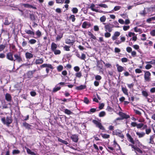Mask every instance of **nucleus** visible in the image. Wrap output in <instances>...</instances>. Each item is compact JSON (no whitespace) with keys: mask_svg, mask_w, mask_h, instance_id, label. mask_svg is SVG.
<instances>
[{"mask_svg":"<svg viewBox=\"0 0 155 155\" xmlns=\"http://www.w3.org/2000/svg\"><path fill=\"white\" fill-rule=\"evenodd\" d=\"M136 134L138 135L139 137H143L145 135V133L144 132L139 133L137 132Z\"/></svg>","mask_w":155,"mask_h":155,"instance_id":"393cba45","label":"nucleus"},{"mask_svg":"<svg viewBox=\"0 0 155 155\" xmlns=\"http://www.w3.org/2000/svg\"><path fill=\"white\" fill-rule=\"evenodd\" d=\"M113 134L118 135L122 138H124V135L123 134H121V133L120 132L119 130H115L113 131Z\"/></svg>","mask_w":155,"mask_h":155,"instance_id":"39448f33","label":"nucleus"},{"mask_svg":"<svg viewBox=\"0 0 155 155\" xmlns=\"http://www.w3.org/2000/svg\"><path fill=\"white\" fill-rule=\"evenodd\" d=\"M36 71V70L35 69L33 71H29L26 73V75L27 77V78H31L33 76V74Z\"/></svg>","mask_w":155,"mask_h":155,"instance_id":"423d86ee","label":"nucleus"},{"mask_svg":"<svg viewBox=\"0 0 155 155\" xmlns=\"http://www.w3.org/2000/svg\"><path fill=\"white\" fill-rule=\"evenodd\" d=\"M147 14V13L146 12V11L145 10H143L142 12H140V14L143 15V16H145V15Z\"/></svg>","mask_w":155,"mask_h":155,"instance_id":"69168bd1","label":"nucleus"},{"mask_svg":"<svg viewBox=\"0 0 155 155\" xmlns=\"http://www.w3.org/2000/svg\"><path fill=\"white\" fill-rule=\"evenodd\" d=\"M95 79L97 80H100L101 79V77L99 75H97L95 77Z\"/></svg>","mask_w":155,"mask_h":155,"instance_id":"603ef678","label":"nucleus"},{"mask_svg":"<svg viewBox=\"0 0 155 155\" xmlns=\"http://www.w3.org/2000/svg\"><path fill=\"white\" fill-rule=\"evenodd\" d=\"M88 25L89 24L86 21H84L82 24V26L83 28H87V26H88V27L90 26V25Z\"/></svg>","mask_w":155,"mask_h":155,"instance_id":"5701e85b","label":"nucleus"},{"mask_svg":"<svg viewBox=\"0 0 155 155\" xmlns=\"http://www.w3.org/2000/svg\"><path fill=\"white\" fill-rule=\"evenodd\" d=\"M122 42L120 40H116L115 42H114V44H116L117 45H118L119 44H120Z\"/></svg>","mask_w":155,"mask_h":155,"instance_id":"e2e57ef3","label":"nucleus"},{"mask_svg":"<svg viewBox=\"0 0 155 155\" xmlns=\"http://www.w3.org/2000/svg\"><path fill=\"white\" fill-rule=\"evenodd\" d=\"M126 136L128 138V140L129 141H130L133 144H134V141L133 139L132 138L131 136L130 135V134H129L127 133V134Z\"/></svg>","mask_w":155,"mask_h":155,"instance_id":"4468645a","label":"nucleus"},{"mask_svg":"<svg viewBox=\"0 0 155 155\" xmlns=\"http://www.w3.org/2000/svg\"><path fill=\"white\" fill-rule=\"evenodd\" d=\"M25 32L28 34H30L33 35H35L34 32L30 30H25Z\"/></svg>","mask_w":155,"mask_h":155,"instance_id":"a878e982","label":"nucleus"},{"mask_svg":"<svg viewBox=\"0 0 155 155\" xmlns=\"http://www.w3.org/2000/svg\"><path fill=\"white\" fill-rule=\"evenodd\" d=\"M122 90L123 92L127 96L128 95V94L127 92L128 90L126 87H122Z\"/></svg>","mask_w":155,"mask_h":155,"instance_id":"b1692460","label":"nucleus"},{"mask_svg":"<svg viewBox=\"0 0 155 155\" xmlns=\"http://www.w3.org/2000/svg\"><path fill=\"white\" fill-rule=\"evenodd\" d=\"M29 14H30V19L32 21H35V18L34 15L33 14H31L30 13Z\"/></svg>","mask_w":155,"mask_h":155,"instance_id":"58836bf2","label":"nucleus"},{"mask_svg":"<svg viewBox=\"0 0 155 155\" xmlns=\"http://www.w3.org/2000/svg\"><path fill=\"white\" fill-rule=\"evenodd\" d=\"M4 24L5 25H8L10 24V23L8 20L7 18H5V21L4 23Z\"/></svg>","mask_w":155,"mask_h":155,"instance_id":"3c124183","label":"nucleus"},{"mask_svg":"<svg viewBox=\"0 0 155 155\" xmlns=\"http://www.w3.org/2000/svg\"><path fill=\"white\" fill-rule=\"evenodd\" d=\"M105 115V113L104 111L101 112L99 114L100 117H102L104 116Z\"/></svg>","mask_w":155,"mask_h":155,"instance_id":"a18cd8bd","label":"nucleus"},{"mask_svg":"<svg viewBox=\"0 0 155 155\" xmlns=\"http://www.w3.org/2000/svg\"><path fill=\"white\" fill-rule=\"evenodd\" d=\"M106 19V18L104 16H102V17H101L100 18V21L102 22H104Z\"/></svg>","mask_w":155,"mask_h":155,"instance_id":"a19ab883","label":"nucleus"},{"mask_svg":"<svg viewBox=\"0 0 155 155\" xmlns=\"http://www.w3.org/2000/svg\"><path fill=\"white\" fill-rule=\"evenodd\" d=\"M120 32L119 31H115L114 33V35L112 36V39L113 41L117 39V37L120 35Z\"/></svg>","mask_w":155,"mask_h":155,"instance_id":"1a4fd4ad","label":"nucleus"},{"mask_svg":"<svg viewBox=\"0 0 155 155\" xmlns=\"http://www.w3.org/2000/svg\"><path fill=\"white\" fill-rule=\"evenodd\" d=\"M43 62V59L42 58H41L36 59L35 61V63L36 64H42Z\"/></svg>","mask_w":155,"mask_h":155,"instance_id":"a211bd4d","label":"nucleus"},{"mask_svg":"<svg viewBox=\"0 0 155 155\" xmlns=\"http://www.w3.org/2000/svg\"><path fill=\"white\" fill-rule=\"evenodd\" d=\"M114 51L115 53H119L120 51V50L117 48H115L114 49Z\"/></svg>","mask_w":155,"mask_h":155,"instance_id":"4d7b16f0","label":"nucleus"},{"mask_svg":"<svg viewBox=\"0 0 155 155\" xmlns=\"http://www.w3.org/2000/svg\"><path fill=\"white\" fill-rule=\"evenodd\" d=\"M20 151L18 150H14L12 151V153L13 154H18L20 153Z\"/></svg>","mask_w":155,"mask_h":155,"instance_id":"e433bc0d","label":"nucleus"},{"mask_svg":"<svg viewBox=\"0 0 155 155\" xmlns=\"http://www.w3.org/2000/svg\"><path fill=\"white\" fill-rule=\"evenodd\" d=\"M143 95L146 98H147V97L148 96V94L147 92L146 91H143L142 92Z\"/></svg>","mask_w":155,"mask_h":155,"instance_id":"473e14b6","label":"nucleus"},{"mask_svg":"<svg viewBox=\"0 0 155 155\" xmlns=\"http://www.w3.org/2000/svg\"><path fill=\"white\" fill-rule=\"evenodd\" d=\"M22 14L25 17H27L28 16V12L27 10H20Z\"/></svg>","mask_w":155,"mask_h":155,"instance_id":"f3484780","label":"nucleus"},{"mask_svg":"<svg viewBox=\"0 0 155 155\" xmlns=\"http://www.w3.org/2000/svg\"><path fill=\"white\" fill-rule=\"evenodd\" d=\"M64 49L66 51H70V47L69 46H68L67 45L64 46Z\"/></svg>","mask_w":155,"mask_h":155,"instance_id":"49530a36","label":"nucleus"},{"mask_svg":"<svg viewBox=\"0 0 155 155\" xmlns=\"http://www.w3.org/2000/svg\"><path fill=\"white\" fill-rule=\"evenodd\" d=\"M86 86L85 85H81L77 87L75 89L78 90H82L85 88Z\"/></svg>","mask_w":155,"mask_h":155,"instance_id":"412c9836","label":"nucleus"},{"mask_svg":"<svg viewBox=\"0 0 155 155\" xmlns=\"http://www.w3.org/2000/svg\"><path fill=\"white\" fill-rule=\"evenodd\" d=\"M55 55L59 54L61 53V51L59 50H55L52 51Z\"/></svg>","mask_w":155,"mask_h":155,"instance_id":"7c9ffc66","label":"nucleus"},{"mask_svg":"<svg viewBox=\"0 0 155 155\" xmlns=\"http://www.w3.org/2000/svg\"><path fill=\"white\" fill-rule=\"evenodd\" d=\"M94 30L95 31H98L99 30L98 26L97 25H95L94 26Z\"/></svg>","mask_w":155,"mask_h":155,"instance_id":"338daca9","label":"nucleus"},{"mask_svg":"<svg viewBox=\"0 0 155 155\" xmlns=\"http://www.w3.org/2000/svg\"><path fill=\"white\" fill-rule=\"evenodd\" d=\"M23 125L26 128L28 129H30V127L31 126L29 124L26 123V122H24L23 123Z\"/></svg>","mask_w":155,"mask_h":155,"instance_id":"4be33fe9","label":"nucleus"},{"mask_svg":"<svg viewBox=\"0 0 155 155\" xmlns=\"http://www.w3.org/2000/svg\"><path fill=\"white\" fill-rule=\"evenodd\" d=\"M63 69V67L61 65H59L57 67V70L59 71H61Z\"/></svg>","mask_w":155,"mask_h":155,"instance_id":"2f4dec72","label":"nucleus"},{"mask_svg":"<svg viewBox=\"0 0 155 155\" xmlns=\"http://www.w3.org/2000/svg\"><path fill=\"white\" fill-rule=\"evenodd\" d=\"M71 138L72 139V140L75 142L76 143L78 141V138L77 135H72L71 137Z\"/></svg>","mask_w":155,"mask_h":155,"instance_id":"ddd939ff","label":"nucleus"},{"mask_svg":"<svg viewBox=\"0 0 155 155\" xmlns=\"http://www.w3.org/2000/svg\"><path fill=\"white\" fill-rule=\"evenodd\" d=\"M102 137L104 138H107L109 137L110 135L108 134H102Z\"/></svg>","mask_w":155,"mask_h":155,"instance_id":"37998d69","label":"nucleus"},{"mask_svg":"<svg viewBox=\"0 0 155 155\" xmlns=\"http://www.w3.org/2000/svg\"><path fill=\"white\" fill-rule=\"evenodd\" d=\"M152 66L150 64H147L146 66H145V68L147 69H150L151 67Z\"/></svg>","mask_w":155,"mask_h":155,"instance_id":"052dcab7","label":"nucleus"},{"mask_svg":"<svg viewBox=\"0 0 155 155\" xmlns=\"http://www.w3.org/2000/svg\"><path fill=\"white\" fill-rule=\"evenodd\" d=\"M61 88V87H55L53 88L52 91L53 92H56V91L59 90Z\"/></svg>","mask_w":155,"mask_h":155,"instance_id":"72a5a7b5","label":"nucleus"},{"mask_svg":"<svg viewBox=\"0 0 155 155\" xmlns=\"http://www.w3.org/2000/svg\"><path fill=\"white\" fill-rule=\"evenodd\" d=\"M119 115L123 119H127L130 117L128 115H127L122 112H120L119 113Z\"/></svg>","mask_w":155,"mask_h":155,"instance_id":"9d476101","label":"nucleus"},{"mask_svg":"<svg viewBox=\"0 0 155 155\" xmlns=\"http://www.w3.org/2000/svg\"><path fill=\"white\" fill-rule=\"evenodd\" d=\"M36 42V41L34 39H31L29 41V43L31 44L35 43Z\"/></svg>","mask_w":155,"mask_h":155,"instance_id":"4c0bfd02","label":"nucleus"},{"mask_svg":"<svg viewBox=\"0 0 155 155\" xmlns=\"http://www.w3.org/2000/svg\"><path fill=\"white\" fill-rule=\"evenodd\" d=\"M74 70L78 72L79 71L80 68L78 66H76L74 68Z\"/></svg>","mask_w":155,"mask_h":155,"instance_id":"0e129e2a","label":"nucleus"},{"mask_svg":"<svg viewBox=\"0 0 155 155\" xmlns=\"http://www.w3.org/2000/svg\"><path fill=\"white\" fill-rule=\"evenodd\" d=\"M145 74L144 78L146 81L149 82L151 80L150 73L148 71H144Z\"/></svg>","mask_w":155,"mask_h":155,"instance_id":"f03ea898","label":"nucleus"},{"mask_svg":"<svg viewBox=\"0 0 155 155\" xmlns=\"http://www.w3.org/2000/svg\"><path fill=\"white\" fill-rule=\"evenodd\" d=\"M76 77L80 78L82 75L81 73V72H79L76 74Z\"/></svg>","mask_w":155,"mask_h":155,"instance_id":"09e8293b","label":"nucleus"},{"mask_svg":"<svg viewBox=\"0 0 155 155\" xmlns=\"http://www.w3.org/2000/svg\"><path fill=\"white\" fill-rule=\"evenodd\" d=\"M128 59L126 58H124L121 59V60L122 62H126L128 61Z\"/></svg>","mask_w":155,"mask_h":155,"instance_id":"de8ad7c7","label":"nucleus"},{"mask_svg":"<svg viewBox=\"0 0 155 155\" xmlns=\"http://www.w3.org/2000/svg\"><path fill=\"white\" fill-rule=\"evenodd\" d=\"M123 30L125 31H127L130 28L129 26H124L123 27Z\"/></svg>","mask_w":155,"mask_h":155,"instance_id":"8fccbe9b","label":"nucleus"},{"mask_svg":"<svg viewBox=\"0 0 155 155\" xmlns=\"http://www.w3.org/2000/svg\"><path fill=\"white\" fill-rule=\"evenodd\" d=\"M92 122L96 125L97 127H98L100 129L102 130H104V128L102 125L101 124V123L95 120H93Z\"/></svg>","mask_w":155,"mask_h":155,"instance_id":"20e7f679","label":"nucleus"},{"mask_svg":"<svg viewBox=\"0 0 155 155\" xmlns=\"http://www.w3.org/2000/svg\"><path fill=\"white\" fill-rule=\"evenodd\" d=\"M6 58L7 59L10 61H13L14 59L13 57V53L12 52L8 53L6 55Z\"/></svg>","mask_w":155,"mask_h":155,"instance_id":"0eeeda50","label":"nucleus"},{"mask_svg":"<svg viewBox=\"0 0 155 155\" xmlns=\"http://www.w3.org/2000/svg\"><path fill=\"white\" fill-rule=\"evenodd\" d=\"M126 50L129 53H130L132 51V48L130 47H127L126 48Z\"/></svg>","mask_w":155,"mask_h":155,"instance_id":"680f3d73","label":"nucleus"},{"mask_svg":"<svg viewBox=\"0 0 155 155\" xmlns=\"http://www.w3.org/2000/svg\"><path fill=\"white\" fill-rule=\"evenodd\" d=\"M26 149L27 153L28 154H31V155H35V153L34 152L31 151L30 149L28 148H27Z\"/></svg>","mask_w":155,"mask_h":155,"instance_id":"bb28decb","label":"nucleus"},{"mask_svg":"<svg viewBox=\"0 0 155 155\" xmlns=\"http://www.w3.org/2000/svg\"><path fill=\"white\" fill-rule=\"evenodd\" d=\"M25 56L27 59H30L33 57V55L29 52H27L25 53Z\"/></svg>","mask_w":155,"mask_h":155,"instance_id":"6ab92c4d","label":"nucleus"},{"mask_svg":"<svg viewBox=\"0 0 155 155\" xmlns=\"http://www.w3.org/2000/svg\"><path fill=\"white\" fill-rule=\"evenodd\" d=\"M111 34L109 32H107L104 34V36L106 38H107L110 37Z\"/></svg>","mask_w":155,"mask_h":155,"instance_id":"ea45409f","label":"nucleus"},{"mask_svg":"<svg viewBox=\"0 0 155 155\" xmlns=\"http://www.w3.org/2000/svg\"><path fill=\"white\" fill-rule=\"evenodd\" d=\"M1 121L5 124L9 126L12 121V119L11 117L7 116L5 119V117H3L1 119Z\"/></svg>","mask_w":155,"mask_h":155,"instance_id":"f257e3e1","label":"nucleus"},{"mask_svg":"<svg viewBox=\"0 0 155 155\" xmlns=\"http://www.w3.org/2000/svg\"><path fill=\"white\" fill-rule=\"evenodd\" d=\"M143 125L144 124L142 123L137 124V128H140L143 127Z\"/></svg>","mask_w":155,"mask_h":155,"instance_id":"c9c22d12","label":"nucleus"},{"mask_svg":"<svg viewBox=\"0 0 155 155\" xmlns=\"http://www.w3.org/2000/svg\"><path fill=\"white\" fill-rule=\"evenodd\" d=\"M64 112L66 114L68 115H70L73 114L71 111L68 109H65Z\"/></svg>","mask_w":155,"mask_h":155,"instance_id":"c85d7f7f","label":"nucleus"},{"mask_svg":"<svg viewBox=\"0 0 155 155\" xmlns=\"http://www.w3.org/2000/svg\"><path fill=\"white\" fill-rule=\"evenodd\" d=\"M145 131L146 134H148L151 132V130L150 128H148L146 129Z\"/></svg>","mask_w":155,"mask_h":155,"instance_id":"79ce46f5","label":"nucleus"},{"mask_svg":"<svg viewBox=\"0 0 155 155\" xmlns=\"http://www.w3.org/2000/svg\"><path fill=\"white\" fill-rule=\"evenodd\" d=\"M5 97L6 100L8 102H11L12 100L11 95L8 93L6 94Z\"/></svg>","mask_w":155,"mask_h":155,"instance_id":"f8f14e48","label":"nucleus"},{"mask_svg":"<svg viewBox=\"0 0 155 155\" xmlns=\"http://www.w3.org/2000/svg\"><path fill=\"white\" fill-rule=\"evenodd\" d=\"M22 5L25 8H32L34 9L36 8L33 6L32 5L28 4H23Z\"/></svg>","mask_w":155,"mask_h":155,"instance_id":"2eb2a0df","label":"nucleus"},{"mask_svg":"<svg viewBox=\"0 0 155 155\" xmlns=\"http://www.w3.org/2000/svg\"><path fill=\"white\" fill-rule=\"evenodd\" d=\"M70 18L71 19L72 21L73 22L75 21V16L74 15H71L70 17Z\"/></svg>","mask_w":155,"mask_h":155,"instance_id":"864d4df0","label":"nucleus"},{"mask_svg":"<svg viewBox=\"0 0 155 155\" xmlns=\"http://www.w3.org/2000/svg\"><path fill=\"white\" fill-rule=\"evenodd\" d=\"M98 41L101 43H102V42H104V41L103 39V38L102 37H100L99 38Z\"/></svg>","mask_w":155,"mask_h":155,"instance_id":"13d9d810","label":"nucleus"},{"mask_svg":"<svg viewBox=\"0 0 155 155\" xmlns=\"http://www.w3.org/2000/svg\"><path fill=\"white\" fill-rule=\"evenodd\" d=\"M150 34L153 36H155V30H153L150 32Z\"/></svg>","mask_w":155,"mask_h":155,"instance_id":"774afa93","label":"nucleus"},{"mask_svg":"<svg viewBox=\"0 0 155 155\" xmlns=\"http://www.w3.org/2000/svg\"><path fill=\"white\" fill-rule=\"evenodd\" d=\"M40 67L41 68L46 67L47 68H49L51 69H53V67L51 64H44L41 65Z\"/></svg>","mask_w":155,"mask_h":155,"instance_id":"9b49d317","label":"nucleus"},{"mask_svg":"<svg viewBox=\"0 0 155 155\" xmlns=\"http://www.w3.org/2000/svg\"><path fill=\"white\" fill-rule=\"evenodd\" d=\"M36 34L38 37H40L41 35V33L38 30L36 32Z\"/></svg>","mask_w":155,"mask_h":155,"instance_id":"5fc2aeb1","label":"nucleus"},{"mask_svg":"<svg viewBox=\"0 0 155 155\" xmlns=\"http://www.w3.org/2000/svg\"><path fill=\"white\" fill-rule=\"evenodd\" d=\"M57 48V45L54 42L51 43V49L52 51L56 49Z\"/></svg>","mask_w":155,"mask_h":155,"instance_id":"dca6fc26","label":"nucleus"},{"mask_svg":"<svg viewBox=\"0 0 155 155\" xmlns=\"http://www.w3.org/2000/svg\"><path fill=\"white\" fill-rule=\"evenodd\" d=\"M88 35L89 36H90L91 38L94 39H96V38L95 36L93 34H92L91 32L89 31L88 32Z\"/></svg>","mask_w":155,"mask_h":155,"instance_id":"c756f323","label":"nucleus"},{"mask_svg":"<svg viewBox=\"0 0 155 155\" xmlns=\"http://www.w3.org/2000/svg\"><path fill=\"white\" fill-rule=\"evenodd\" d=\"M114 26L112 24H109L105 25L104 26L105 29V31H108L110 32L112 31V28L114 27Z\"/></svg>","mask_w":155,"mask_h":155,"instance_id":"7ed1b4c3","label":"nucleus"},{"mask_svg":"<svg viewBox=\"0 0 155 155\" xmlns=\"http://www.w3.org/2000/svg\"><path fill=\"white\" fill-rule=\"evenodd\" d=\"M5 47V45H0V52L3 51Z\"/></svg>","mask_w":155,"mask_h":155,"instance_id":"f704fd0d","label":"nucleus"},{"mask_svg":"<svg viewBox=\"0 0 155 155\" xmlns=\"http://www.w3.org/2000/svg\"><path fill=\"white\" fill-rule=\"evenodd\" d=\"M58 140L59 142L63 143L66 145H67L68 144V142L67 141L63 140L59 138H58Z\"/></svg>","mask_w":155,"mask_h":155,"instance_id":"cd10ccee","label":"nucleus"},{"mask_svg":"<svg viewBox=\"0 0 155 155\" xmlns=\"http://www.w3.org/2000/svg\"><path fill=\"white\" fill-rule=\"evenodd\" d=\"M66 43L68 44H71L73 45V43L71 41V40L70 39H68L66 41Z\"/></svg>","mask_w":155,"mask_h":155,"instance_id":"bf43d9fd","label":"nucleus"},{"mask_svg":"<svg viewBox=\"0 0 155 155\" xmlns=\"http://www.w3.org/2000/svg\"><path fill=\"white\" fill-rule=\"evenodd\" d=\"M86 57L85 54L84 53H82L81 54V56H80V59L81 60H84Z\"/></svg>","mask_w":155,"mask_h":155,"instance_id":"c03bdc74","label":"nucleus"},{"mask_svg":"<svg viewBox=\"0 0 155 155\" xmlns=\"http://www.w3.org/2000/svg\"><path fill=\"white\" fill-rule=\"evenodd\" d=\"M14 57L15 59H14V60H13L14 61H17L18 62H20L22 61V58L19 55L15 54H14Z\"/></svg>","mask_w":155,"mask_h":155,"instance_id":"6e6552de","label":"nucleus"},{"mask_svg":"<svg viewBox=\"0 0 155 155\" xmlns=\"http://www.w3.org/2000/svg\"><path fill=\"white\" fill-rule=\"evenodd\" d=\"M89 101L87 98L86 97H85L84 99V102L86 104H88L89 103Z\"/></svg>","mask_w":155,"mask_h":155,"instance_id":"6e6d98bb","label":"nucleus"},{"mask_svg":"<svg viewBox=\"0 0 155 155\" xmlns=\"http://www.w3.org/2000/svg\"><path fill=\"white\" fill-rule=\"evenodd\" d=\"M116 67L117 68V70L119 72H121L124 70V68L122 66L119 65V64H117Z\"/></svg>","mask_w":155,"mask_h":155,"instance_id":"aec40b11","label":"nucleus"}]
</instances>
